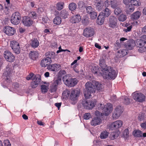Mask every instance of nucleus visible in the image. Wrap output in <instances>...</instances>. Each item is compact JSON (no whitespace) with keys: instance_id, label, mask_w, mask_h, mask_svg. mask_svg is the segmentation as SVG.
Instances as JSON below:
<instances>
[{"instance_id":"29","label":"nucleus","mask_w":146,"mask_h":146,"mask_svg":"<svg viewBox=\"0 0 146 146\" xmlns=\"http://www.w3.org/2000/svg\"><path fill=\"white\" fill-rule=\"evenodd\" d=\"M39 42L36 38H34L31 40L30 42L31 47L35 48L38 47L39 45Z\"/></svg>"},{"instance_id":"27","label":"nucleus","mask_w":146,"mask_h":146,"mask_svg":"<svg viewBox=\"0 0 146 146\" xmlns=\"http://www.w3.org/2000/svg\"><path fill=\"white\" fill-rule=\"evenodd\" d=\"M81 20V16L77 14L72 16L70 21L72 23H78Z\"/></svg>"},{"instance_id":"4","label":"nucleus","mask_w":146,"mask_h":146,"mask_svg":"<svg viewBox=\"0 0 146 146\" xmlns=\"http://www.w3.org/2000/svg\"><path fill=\"white\" fill-rule=\"evenodd\" d=\"M111 13V11L110 9L106 8L103 12H101L98 16L97 20L98 24L99 25H102L104 21L105 17H108L110 15Z\"/></svg>"},{"instance_id":"20","label":"nucleus","mask_w":146,"mask_h":146,"mask_svg":"<svg viewBox=\"0 0 146 146\" xmlns=\"http://www.w3.org/2000/svg\"><path fill=\"white\" fill-rule=\"evenodd\" d=\"M18 12H16L13 13L11 17V23L15 25L18 24Z\"/></svg>"},{"instance_id":"58","label":"nucleus","mask_w":146,"mask_h":146,"mask_svg":"<svg viewBox=\"0 0 146 146\" xmlns=\"http://www.w3.org/2000/svg\"><path fill=\"white\" fill-rule=\"evenodd\" d=\"M104 114V113H101L97 110L95 112V114L98 117H101V116H102Z\"/></svg>"},{"instance_id":"54","label":"nucleus","mask_w":146,"mask_h":146,"mask_svg":"<svg viewBox=\"0 0 146 146\" xmlns=\"http://www.w3.org/2000/svg\"><path fill=\"white\" fill-rule=\"evenodd\" d=\"M84 118L85 119H88L91 117V116L90 113H86L84 115Z\"/></svg>"},{"instance_id":"2","label":"nucleus","mask_w":146,"mask_h":146,"mask_svg":"<svg viewBox=\"0 0 146 146\" xmlns=\"http://www.w3.org/2000/svg\"><path fill=\"white\" fill-rule=\"evenodd\" d=\"M85 86L86 90L84 93V96L86 98H88L92 96V94L95 92L96 90L95 86L90 82H87Z\"/></svg>"},{"instance_id":"26","label":"nucleus","mask_w":146,"mask_h":146,"mask_svg":"<svg viewBox=\"0 0 146 146\" xmlns=\"http://www.w3.org/2000/svg\"><path fill=\"white\" fill-rule=\"evenodd\" d=\"M52 62V60L47 58L43 59L41 61L40 65L42 67H45L48 66Z\"/></svg>"},{"instance_id":"8","label":"nucleus","mask_w":146,"mask_h":146,"mask_svg":"<svg viewBox=\"0 0 146 146\" xmlns=\"http://www.w3.org/2000/svg\"><path fill=\"white\" fill-rule=\"evenodd\" d=\"M102 112H104L106 115L107 116L112 111L113 106L111 104L108 103L106 104L104 107H102Z\"/></svg>"},{"instance_id":"61","label":"nucleus","mask_w":146,"mask_h":146,"mask_svg":"<svg viewBox=\"0 0 146 146\" xmlns=\"http://www.w3.org/2000/svg\"><path fill=\"white\" fill-rule=\"evenodd\" d=\"M123 134L124 136L127 137L129 134L128 129H125L123 132Z\"/></svg>"},{"instance_id":"30","label":"nucleus","mask_w":146,"mask_h":146,"mask_svg":"<svg viewBox=\"0 0 146 146\" xmlns=\"http://www.w3.org/2000/svg\"><path fill=\"white\" fill-rule=\"evenodd\" d=\"M132 134L136 137H142V132L139 130L135 129L133 131Z\"/></svg>"},{"instance_id":"63","label":"nucleus","mask_w":146,"mask_h":146,"mask_svg":"<svg viewBox=\"0 0 146 146\" xmlns=\"http://www.w3.org/2000/svg\"><path fill=\"white\" fill-rule=\"evenodd\" d=\"M26 31L25 29L20 27L19 29V31L21 33H24Z\"/></svg>"},{"instance_id":"12","label":"nucleus","mask_w":146,"mask_h":146,"mask_svg":"<svg viewBox=\"0 0 146 146\" xmlns=\"http://www.w3.org/2000/svg\"><path fill=\"white\" fill-rule=\"evenodd\" d=\"M94 34V29L91 27H88L84 29L83 35L86 37H89L93 36Z\"/></svg>"},{"instance_id":"50","label":"nucleus","mask_w":146,"mask_h":146,"mask_svg":"<svg viewBox=\"0 0 146 146\" xmlns=\"http://www.w3.org/2000/svg\"><path fill=\"white\" fill-rule=\"evenodd\" d=\"M37 77H36L35 75H34V74L33 73L30 74L29 75L27 76L26 77V79L27 80H29L30 79L32 80H33V79L34 78H36Z\"/></svg>"},{"instance_id":"35","label":"nucleus","mask_w":146,"mask_h":146,"mask_svg":"<svg viewBox=\"0 0 146 146\" xmlns=\"http://www.w3.org/2000/svg\"><path fill=\"white\" fill-rule=\"evenodd\" d=\"M89 18L86 15L84 16L82 20V23L84 25H87L89 23Z\"/></svg>"},{"instance_id":"1","label":"nucleus","mask_w":146,"mask_h":146,"mask_svg":"<svg viewBox=\"0 0 146 146\" xmlns=\"http://www.w3.org/2000/svg\"><path fill=\"white\" fill-rule=\"evenodd\" d=\"M92 72L94 74H97L98 75H99L100 74L104 79L107 80L115 79L117 74V72L110 67H108L103 72H99L98 71H92Z\"/></svg>"},{"instance_id":"33","label":"nucleus","mask_w":146,"mask_h":146,"mask_svg":"<svg viewBox=\"0 0 146 146\" xmlns=\"http://www.w3.org/2000/svg\"><path fill=\"white\" fill-rule=\"evenodd\" d=\"M70 90L68 89H66L62 93L63 98L65 99L68 98L70 96Z\"/></svg>"},{"instance_id":"40","label":"nucleus","mask_w":146,"mask_h":146,"mask_svg":"<svg viewBox=\"0 0 146 146\" xmlns=\"http://www.w3.org/2000/svg\"><path fill=\"white\" fill-rule=\"evenodd\" d=\"M64 3L63 2H58L56 5V8L59 11L63 9Z\"/></svg>"},{"instance_id":"25","label":"nucleus","mask_w":146,"mask_h":146,"mask_svg":"<svg viewBox=\"0 0 146 146\" xmlns=\"http://www.w3.org/2000/svg\"><path fill=\"white\" fill-rule=\"evenodd\" d=\"M101 121V119L100 117H95L92 119L90 123L92 125L96 126L99 125Z\"/></svg>"},{"instance_id":"9","label":"nucleus","mask_w":146,"mask_h":146,"mask_svg":"<svg viewBox=\"0 0 146 146\" xmlns=\"http://www.w3.org/2000/svg\"><path fill=\"white\" fill-rule=\"evenodd\" d=\"M3 31L7 35L9 36H12L15 33L14 28L9 26L5 27L3 29Z\"/></svg>"},{"instance_id":"15","label":"nucleus","mask_w":146,"mask_h":146,"mask_svg":"<svg viewBox=\"0 0 146 146\" xmlns=\"http://www.w3.org/2000/svg\"><path fill=\"white\" fill-rule=\"evenodd\" d=\"M123 124V122L121 120H117L112 123L110 126V128L112 130L118 129Z\"/></svg>"},{"instance_id":"17","label":"nucleus","mask_w":146,"mask_h":146,"mask_svg":"<svg viewBox=\"0 0 146 146\" xmlns=\"http://www.w3.org/2000/svg\"><path fill=\"white\" fill-rule=\"evenodd\" d=\"M146 44V35L143 36L141 39H137L136 42L135 43V45L137 47H140L141 46H144Z\"/></svg>"},{"instance_id":"18","label":"nucleus","mask_w":146,"mask_h":146,"mask_svg":"<svg viewBox=\"0 0 146 146\" xmlns=\"http://www.w3.org/2000/svg\"><path fill=\"white\" fill-rule=\"evenodd\" d=\"M80 93V91L76 90L71 91L70 96V100L73 101L76 100L77 97L79 96Z\"/></svg>"},{"instance_id":"48","label":"nucleus","mask_w":146,"mask_h":146,"mask_svg":"<svg viewBox=\"0 0 146 146\" xmlns=\"http://www.w3.org/2000/svg\"><path fill=\"white\" fill-rule=\"evenodd\" d=\"M127 17L125 15L122 14L118 18L119 21L123 22L126 20Z\"/></svg>"},{"instance_id":"32","label":"nucleus","mask_w":146,"mask_h":146,"mask_svg":"<svg viewBox=\"0 0 146 146\" xmlns=\"http://www.w3.org/2000/svg\"><path fill=\"white\" fill-rule=\"evenodd\" d=\"M141 15L140 12L139 11H137L131 15V18L133 20L137 19L139 18Z\"/></svg>"},{"instance_id":"43","label":"nucleus","mask_w":146,"mask_h":146,"mask_svg":"<svg viewBox=\"0 0 146 146\" xmlns=\"http://www.w3.org/2000/svg\"><path fill=\"white\" fill-rule=\"evenodd\" d=\"M109 133L106 131L102 132L100 135V137L101 139H106L108 137Z\"/></svg>"},{"instance_id":"21","label":"nucleus","mask_w":146,"mask_h":146,"mask_svg":"<svg viewBox=\"0 0 146 146\" xmlns=\"http://www.w3.org/2000/svg\"><path fill=\"white\" fill-rule=\"evenodd\" d=\"M10 45L14 53L18 54V42L16 41H12L11 42Z\"/></svg>"},{"instance_id":"57","label":"nucleus","mask_w":146,"mask_h":146,"mask_svg":"<svg viewBox=\"0 0 146 146\" xmlns=\"http://www.w3.org/2000/svg\"><path fill=\"white\" fill-rule=\"evenodd\" d=\"M104 8L105 7L107 8L110 6V2L108 0H106L104 2Z\"/></svg>"},{"instance_id":"5","label":"nucleus","mask_w":146,"mask_h":146,"mask_svg":"<svg viewBox=\"0 0 146 146\" xmlns=\"http://www.w3.org/2000/svg\"><path fill=\"white\" fill-rule=\"evenodd\" d=\"M123 111V109L122 106H118L115 108L112 115V117L113 119H117L121 115Z\"/></svg>"},{"instance_id":"60","label":"nucleus","mask_w":146,"mask_h":146,"mask_svg":"<svg viewBox=\"0 0 146 146\" xmlns=\"http://www.w3.org/2000/svg\"><path fill=\"white\" fill-rule=\"evenodd\" d=\"M115 46L118 49L121 47V45L118 40H116L115 44Z\"/></svg>"},{"instance_id":"52","label":"nucleus","mask_w":146,"mask_h":146,"mask_svg":"<svg viewBox=\"0 0 146 146\" xmlns=\"http://www.w3.org/2000/svg\"><path fill=\"white\" fill-rule=\"evenodd\" d=\"M145 116V114L144 113H141L139 114L138 117L139 120L141 121L144 120V119Z\"/></svg>"},{"instance_id":"7","label":"nucleus","mask_w":146,"mask_h":146,"mask_svg":"<svg viewBox=\"0 0 146 146\" xmlns=\"http://www.w3.org/2000/svg\"><path fill=\"white\" fill-rule=\"evenodd\" d=\"M96 104V102L95 101H85L83 103V105L84 108L88 110L92 109L94 108Z\"/></svg>"},{"instance_id":"49","label":"nucleus","mask_w":146,"mask_h":146,"mask_svg":"<svg viewBox=\"0 0 146 146\" xmlns=\"http://www.w3.org/2000/svg\"><path fill=\"white\" fill-rule=\"evenodd\" d=\"M119 135L116 132H113L111 133V135L110 136V139L112 140H113L118 137Z\"/></svg>"},{"instance_id":"38","label":"nucleus","mask_w":146,"mask_h":146,"mask_svg":"<svg viewBox=\"0 0 146 146\" xmlns=\"http://www.w3.org/2000/svg\"><path fill=\"white\" fill-rule=\"evenodd\" d=\"M53 21L54 24L58 25L61 23V19L59 17H56L54 19Z\"/></svg>"},{"instance_id":"22","label":"nucleus","mask_w":146,"mask_h":146,"mask_svg":"<svg viewBox=\"0 0 146 146\" xmlns=\"http://www.w3.org/2000/svg\"><path fill=\"white\" fill-rule=\"evenodd\" d=\"M11 70L9 67H7L5 71L3 73V75L4 77V78L7 81L8 80H9L10 77L11 76Z\"/></svg>"},{"instance_id":"19","label":"nucleus","mask_w":146,"mask_h":146,"mask_svg":"<svg viewBox=\"0 0 146 146\" xmlns=\"http://www.w3.org/2000/svg\"><path fill=\"white\" fill-rule=\"evenodd\" d=\"M41 80V77L34 78L31 83V86L32 88H34L38 86Z\"/></svg>"},{"instance_id":"23","label":"nucleus","mask_w":146,"mask_h":146,"mask_svg":"<svg viewBox=\"0 0 146 146\" xmlns=\"http://www.w3.org/2000/svg\"><path fill=\"white\" fill-rule=\"evenodd\" d=\"M60 67L59 64H49L47 68L50 70L52 71H55L58 70Z\"/></svg>"},{"instance_id":"16","label":"nucleus","mask_w":146,"mask_h":146,"mask_svg":"<svg viewBox=\"0 0 146 146\" xmlns=\"http://www.w3.org/2000/svg\"><path fill=\"white\" fill-rule=\"evenodd\" d=\"M135 45V41L133 39H129L124 44L125 47L129 50H132Z\"/></svg>"},{"instance_id":"51","label":"nucleus","mask_w":146,"mask_h":146,"mask_svg":"<svg viewBox=\"0 0 146 146\" xmlns=\"http://www.w3.org/2000/svg\"><path fill=\"white\" fill-rule=\"evenodd\" d=\"M61 81V78L58 77L57 78L56 80L54 81L53 84L54 85L55 84L56 85L58 86V85L60 84Z\"/></svg>"},{"instance_id":"59","label":"nucleus","mask_w":146,"mask_h":146,"mask_svg":"<svg viewBox=\"0 0 146 146\" xmlns=\"http://www.w3.org/2000/svg\"><path fill=\"white\" fill-rule=\"evenodd\" d=\"M4 143L5 146H11V144L10 143L9 141L8 140H5L4 141Z\"/></svg>"},{"instance_id":"42","label":"nucleus","mask_w":146,"mask_h":146,"mask_svg":"<svg viewBox=\"0 0 146 146\" xmlns=\"http://www.w3.org/2000/svg\"><path fill=\"white\" fill-rule=\"evenodd\" d=\"M77 7V5L74 3H70L69 5V9L72 11L75 10Z\"/></svg>"},{"instance_id":"3","label":"nucleus","mask_w":146,"mask_h":146,"mask_svg":"<svg viewBox=\"0 0 146 146\" xmlns=\"http://www.w3.org/2000/svg\"><path fill=\"white\" fill-rule=\"evenodd\" d=\"M62 80L65 85L69 87L74 86L78 82L76 78H72L69 74H66L63 76Z\"/></svg>"},{"instance_id":"13","label":"nucleus","mask_w":146,"mask_h":146,"mask_svg":"<svg viewBox=\"0 0 146 146\" xmlns=\"http://www.w3.org/2000/svg\"><path fill=\"white\" fill-rule=\"evenodd\" d=\"M22 22L25 26L28 27L32 25L33 23L32 20L28 16L24 17L23 18Z\"/></svg>"},{"instance_id":"44","label":"nucleus","mask_w":146,"mask_h":146,"mask_svg":"<svg viewBox=\"0 0 146 146\" xmlns=\"http://www.w3.org/2000/svg\"><path fill=\"white\" fill-rule=\"evenodd\" d=\"M41 90L42 93H46L48 91V86L44 85H42L41 86Z\"/></svg>"},{"instance_id":"37","label":"nucleus","mask_w":146,"mask_h":146,"mask_svg":"<svg viewBox=\"0 0 146 146\" xmlns=\"http://www.w3.org/2000/svg\"><path fill=\"white\" fill-rule=\"evenodd\" d=\"M94 84L97 89L99 91H102L103 90V87L102 84L99 82L97 81H95Z\"/></svg>"},{"instance_id":"11","label":"nucleus","mask_w":146,"mask_h":146,"mask_svg":"<svg viewBox=\"0 0 146 146\" xmlns=\"http://www.w3.org/2000/svg\"><path fill=\"white\" fill-rule=\"evenodd\" d=\"M117 19L115 17L111 16L109 19V26L112 29L115 28L117 26Z\"/></svg>"},{"instance_id":"34","label":"nucleus","mask_w":146,"mask_h":146,"mask_svg":"<svg viewBox=\"0 0 146 146\" xmlns=\"http://www.w3.org/2000/svg\"><path fill=\"white\" fill-rule=\"evenodd\" d=\"M134 7L132 5L129 4L126 9V12L127 14H130L134 10Z\"/></svg>"},{"instance_id":"53","label":"nucleus","mask_w":146,"mask_h":146,"mask_svg":"<svg viewBox=\"0 0 146 146\" xmlns=\"http://www.w3.org/2000/svg\"><path fill=\"white\" fill-rule=\"evenodd\" d=\"M138 50L140 53L145 52H146V47L144 46H140L139 47Z\"/></svg>"},{"instance_id":"31","label":"nucleus","mask_w":146,"mask_h":146,"mask_svg":"<svg viewBox=\"0 0 146 146\" xmlns=\"http://www.w3.org/2000/svg\"><path fill=\"white\" fill-rule=\"evenodd\" d=\"M45 56L47 59H54L55 58V53L52 51H49L45 53Z\"/></svg>"},{"instance_id":"41","label":"nucleus","mask_w":146,"mask_h":146,"mask_svg":"<svg viewBox=\"0 0 146 146\" xmlns=\"http://www.w3.org/2000/svg\"><path fill=\"white\" fill-rule=\"evenodd\" d=\"M117 2L116 0H111L110 5L111 8L115 9L117 6Z\"/></svg>"},{"instance_id":"14","label":"nucleus","mask_w":146,"mask_h":146,"mask_svg":"<svg viewBox=\"0 0 146 146\" xmlns=\"http://www.w3.org/2000/svg\"><path fill=\"white\" fill-rule=\"evenodd\" d=\"M95 0L94 5L96 9L98 11H100L104 9V2L101 0Z\"/></svg>"},{"instance_id":"56","label":"nucleus","mask_w":146,"mask_h":146,"mask_svg":"<svg viewBox=\"0 0 146 146\" xmlns=\"http://www.w3.org/2000/svg\"><path fill=\"white\" fill-rule=\"evenodd\" d=\"M122 11L119 7H117L115 8L114 10V13L116 15H118Z\"/></svg>"},{"instance_id":"64","label":"nucleus","mask_w":146,"mask_h":146,"mask_svg":"<svg viewBox=\"0 0 146 146\" xmlns=\"http://www.w3.org/2000/svg\"><path fill=\"white\" fill-rule=\"evenodd\" d=\"M126 51V50H123L121 51V53L122 54L123 56H125L127 54V53Z\"/></svg>"},{"instance_id":"55","label":"nucleus","mask_w":146,"mask_h":146,"mask_svg":"<svg viewBox=\"0 0 146 146\" xmlns=\"http://www.w3.org/2000/svg\"><path fill=\"white\" fill-rule=\"evenodd\" d=\"M93 10V9L91 6H88L86 8V12L89 14L94 11Z\"/></svg>"},{"instance_id":"10","label":"nucleus","mask_w":146,"mask_h":146,"mask_svg":"<svg viewBox=\"0 0 146 146\" xmlns=\"http://www.w3.org/2000/svg\"><path fill=\"white\" fill-rule=\"evenodd\" d=\"M4 56L5 59L9 62H13L15 60L14 55L9 51H5L4 53Z\"/></svg>"},{"instance_id":"28","label":"nucleus","mask_w":146,"mask_h":146,"mask_svg":"<svg viewBox=\"0 0 146 146\" xmlns=\"http://www.w3.org/2000/svg\"><path fill=\"white\" fill-rule=\"evenodd\" d=\"M99 65L102 68L101 72H103L108 68L106 64L105 60L103 58H101L100 60Z\"/></svg>"},{"instance_id":"46","label":"nucleus","mask_w":146,"mask_h":146,"mask_svg":"<svg viewBox=\"0 0 146 146\" xmlns=\"http://www.w3.org/2000/svg\"><path fill=\"white\" fill-rule=\"evenodd\" d=\"M89 15L91 19H95L96 18L97 15V12L94 11L91 13Z\"/></svg>"},{"instance_id":"45","label":"nucleus","mask_w":146,"mask_h":146,"mask_svg":"<svg viewBox=\"0 0 146 146\" xmlns=\"http://www.w3.org/2000/svg\"><path fill=\"white\" fill-rule=\"evenodd\" d=\"M122 99L123 100V103L126 105L129 104L130 103V100L126 96H124L123 97Z\"/></svg>"},{"instance_id":"62","label":"nucleus","mask_w":146,"mask_h":146,"mask_svg":"<svg viewBox=\"0 0 146 146\" xmlns=\"http://www.w3.org/2000/svg\"><path fill=\"white\" fill-rule=\"evenodd\" d=\"M140 126L142 129H146V121L141 123L140 125Z\"/></svg>"},{"instance_id":"6","label":"nucleus","mask_w":146,"mask_h":146,"mask_svg":"<svg viewBox=\"0 0 146 146\" xmlns=\"http://www.w3.org/2000/svg\"><path fill=\"white\" fill-rule=\"evenodd\" d=\"M133 96V99L137 102H141L145 100V96L141 93H134Z\"/></svg>"},{"instance_id":"47","label":"nucleus","mask_w":146,"mask_h":146,"mask_svg":"<svg viewBox=\"0 0 146 146\" xmlns=\"http://www.w3.org/2000/svg\"><path fill=\"white\" fill-rule=\"evenodd\" d=\"M57 88L58 86L56 85L55 84L54 85L53 84L50 88V92L51 93L55 92L56 91Z\"/></svg>"},{"instance_id":"39","label":"nucleus","mask_w":146,"mask_h":146,"mask_svg":"<svg viewBox=\"0 0 146 146\" xmlns=\"http://www.w3.org/2000/svg\"><path fill=\"white\" fill-rule=\"evenodd\" d=\"M129 3L133 6H139L141 5V2L139 0H131Z\"/></svg>"},{"instance_id":"36","label":"nucleus","mask_w":146,"mask_h":146,"mask_svg":"<svg viewBox=\"0 0 146 146\" xmlns=\"http://www.w3.org/2000/svg\"><path fill=\"white\" fill-rule=\"evenodd\" d=\"M68 15V11L65 10H63L62 11L60 14V16L64 19L67 18Z\"/></svg>"},{"instance_id":"24","label":"nucleus","mask_w":146,"mask_h":146,"mask_svg":"<svg viewBox=\"0 0 146 146\" xmlns=\"http://www.w3.org/2000/svg\"><path fill=\"white\" fill-rule=\"evenodd\" d=\"M39 53L38 51L33 50L29 54V58L34 60H36L38 58Z\"/></svg>"}]
</instances>
